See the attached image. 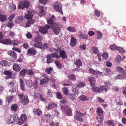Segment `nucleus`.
Returning <instances> with one entry per match:
<instances>
[{"label": "nucleus", "mask_w": 126, "mask_h": 126, "mask_svg": "<svg viewBox=\"0 0 126 126\" xmlns=\"http://www.w3.org/2000/svg\"><path fill=\"white\" fill-rule=\"evenodd\" d=\"M55 63L58 68H61L62 67V65L59 61H55Z\"/></svg>", "instance_id": "49530a36"}, {"label": "nucleus", "mask_w": 126, "mask_h": 126, "mask_svg": "<svg viewBox=\"0 0 126 126\" xmlns=\"http://www.w3.org/2000/svg\"><path fill=\"white\" fill-rule=\"evenodd\" d=\"M23 19V18L21 16H20L18 17L17 20V22L19 23Z\"/></svg>", "instance_id": "774afa93"}, {"label": "nucleus", "mask_w": 126, "mask_h": 126, "mask_svg": "<svg viewBox=\"0 0 126 126\" xmlns=\"http://www.w3.org/2000/svg\"><path fill=\"white\" fill-rule=\"evenodd\" d=\"M56 95L57 98L58 99H61L63 98L60 92H57L56 94Z\"/></svg>", "instance_id": "3c124183"}, {"label": "nucleus", "mask_w": 126, "mask_h": 126, "mask_svg": "<svg viewBox=\"0 0 126 126\" xmlns=\"http://www.w3.org/2000/svg\"><path fill=\"white\" fill-rule=\"evenodd\" d=\"M62 90L63 91V92L64 94L66 95H68L69 94L68 93V91L67 89L66 88H63V89Z\"/></svg>", "instance_id": "37998d69"}, {"label": "nucleus", "mask_w": 126, "mask_h": 126, "mask_svg": "<svg viewBox=\"0 0 126 126\" xmlns=\"http://www.w3.org/2000/svg\"><path fill=\"white\" fill-rule=\"evenodd\" d=\"M38 82L37 80H35L33 83V86L34 89H36L37 88Z\"/></svg>", "instance_id": "338daca9"}, {"label": "nucleus", "mask_w": 126, "mask_h": 126, "mask_svg": "<svg viewBox=\"0 0 126 126\" xmlns=\"http://www.w3.org/2000/svg\"><path fill=\"white\" fill-rule=\"evenodd\" d=\"M51 55V56L52 58H60V56H59L58 54L55 52L53 53H52L51 54H49Z\"/></svg>", "instance_id": "a19ab883"}, {"label": "nucleus", "mask_w": 126, "mask_h": 126, "mask_svg": "<svg viewBox=\"0 0 126 126\" xmlns=\"http://www.w3.org/2000/svg\"><path fill=\"white\" fill-rule=\"evenodd\" d=\"M86 113H81L80 111L76 110L75 113L74 118L77 121L79 122L83 121V119L80 117H83L85 116Z\"/></svg>", "instance_id": "f03ea898"}, {"label": "nucleus", "mask_w": 126, "mask_h": 126, "mask_svg": "<svg viewBox=\"0 0 126 126\" xmlns=\"http://www.w3.org/2000/svg\"><path fill=\"white\" fill-rule=\"evenodd\" d=\"M27 74L29 75H33L34 73L33 71L31 69L27 70Z\"/></svg>", "instance_id": "603ef678"}, {"label": "nucleus", "mask_w": 126, "mask_h": 126, "mask_svg": "<svg viewBox=\"0 0 126 126\" xmlns=\"http://www.w3.org/2000/svg\"><path fill=\"white\" fill-rule=\"evenodd\" d=\"M18 41L17 40H14L12 41H11V44L14 45H17L18 44Z\"/></svg>", "instance_id": "09e8293b"}, {"label": "nucleus", "mask_w": 126, "mask_h": 126, "mask_svg": "<svg viewBox=\"0 0 126 126\" xmlns=\"http://www.w3.org/2000/svg\"><path fill=\"white\" fill-rule=\"evenodd\" d=\"M79 35L80 37L82 38L83 39L87 40L88 39L87 34H85L84 33L83 34L81 32H79Z\"/></svg>", "instance_id": "393cba45"}, {"label": "nucleus", "mask_w": 126, "mask_h": 126, "mask_svg": "<svg viewBox=\"0 0 126 126\" xmlns=\"http://www.w3.org/2000/svg\"><path fill=\"white\" fill-rule=\"evenodd\" d=\"M46 58L47 59L46 63H47L49 64L52 62L53 60L50 55H48L46 56Z\"/></svg>", "instance_id": "aec40b11"}, {"label": "nucleus", "mask_w": 126, "mask_h": 126, "mask_svg": "<svg viewBox=\"0 0 126 126\" xmlns=\"http://www.w3.org/2000/svg\"><path fill=\"white\" fill-rule=\"evenodd\" d=\"M55 17L52 15L50 18L47 21V23L49 24H51V27L55 35L59 34L61 30V24L59 23H56L53 24Z\"/></svg>", "instance_id": "f257e3e1"}, {"label": "nucleus", "mask_w": 126, "mask_h": 126, "mask_svg": "<svg viewBox=\"0 0 126 126\" xmlns=\"http://www.w3.org/2000/svg\"><path fill=\"white\" fill-rule=\"evenodd\" d=\"M8 54L12 57L13 59H16L17 56V54L15 52L12 51H9L8 52Z\"/></svg>", "instance_id": "9b49d317"}, {"label": "nucleus", "mask_w": 126, "mask_h": 126, "mask_svg": "<svg viewBox=\"0 0 126 126\" xmlns=\"http://www.w3.org/2000/svg\"><path fill=\"white\" fill-rule=\"evenodd\" d=\"M45 71L47 74H50L52 73L53 69L52 68L49 67L46 68Z\"/></svg>", "instance_id": "c756f323"}, {"label": "nucleus", "mask_w": 126, "mask_h": 126, "mask_svg": "<svg viewBox=\"0 0 126 126\" xmlns=\"http://www.w3.org/2000/svg\"><path fill=\"white\" fill-rule=\"evenodd\" d=\"M5 45L11 44V40L10 39H7L0 41V43Z\"/></svg>", "instance_id": "a211bd4d"}, {"label": "nucleus", "mask_w": 126, "mask_h": 126, "mask_svg": "<svg viewBox=\"0 0 126 126\" xmlns=\"http://www.w3.org/2000/svg\"><path fill=\"white\" fill-rule=\"evenodd\" d=\"M45 119H43L44 121L48 123L49 121V119L51 117V115L49 114H45Z\"/></svg>", "instance_id": "5701e85b"}, {"label": "nucleus", "mask_w": 126, "mask_h": 126, "mask_svg": "<svg viewBox=\"0 0 126 126\" xmlns=\"http://www.w3.org/2000/svg\"><path fill=\"white\" fill-rule=\"evenodd\" d=\"M86 84L83 83H80L77 85V87H78L81 88L85 86Z\"/></svg>", "instance_id": "0e129e2a"}, {"label": "nucleus", "mask_w": 126, "mask_h": 126, "mask_svg": "<svg viewBox=\"0 0 126 126\" xmlns=\"http://www.w3.org/2000/svg\"><path fill=\"white\" fill-rule=\"evenodd\" d=\"M21 103L24 105H27L29 102V100L27 96H25L23 99L21 100Z\"/></svg>", "instance_id": "dca6fc26"}, {"label": "nucleus", "mask_w": 126, "mask_h": 126, "mask_svg": "<svg viewBox=\"0 0 126 126\" xmlns=\"http://www.w3.org/2000/svg\"><path fill=\"white\" fill-rule=\"evenodd\" d=\"M35 20L33 19L28 20L26 24V26L28 27H30L31 24H32L35 22Z\"/></svg>", "instance_id": "cd10ccee"}, {"label": "nucleus", "mask_w": 126, "mask_h": 126, "mask_svg": "<svg viewBox=\"0 0 126 126\" xmlns=\"http://www.w3.org/2000/svg\"><path fill=\"white\" fill-rule=\"evenodd\" d=\"M89 69L91 73L93 75H101L102 73V72H100L98 70H95L92 68H89Z\"/></svg>", "instance_id": "4468645a"}, {"label": "nucleus", "mask_w": 126, "mask_h": 126, "mask_svg": "<svg viewBox=\"0 0 126 126\" xmlns=\"http://www.w3.org/2000/svg\"><path fill=\"white\" fill-rule=\"evenodd\" d=\"M103 110L100 108H98L96 111L97 115L99 116H102L103 114Z\"/></svg>", "instance_id": "b1692460"}, {"label": "nucleus", "mask_w": 126, "mask_h": 126, "mask_svg": "<svg viewBox=\"0 0 126 126\" xmlns=\"http://www.w3.org/2000/svg\"><path fill=\"white\" fill-rule=\"evenodd\" d=\"M6 18V16L5 15H3L0 14V21L2 22H4Z\"/></svg>", "instance_id": "72a5a7b5"}, {"label": "nucleus", "mask_w": 126, "mask_h": 126, "mask_svg": "<svg viewBox=\"0 0 126 126\" xmlns=\"http://www.w3.org/2000/svg\"><path fill=\"white\" fill-rule=\"evenodd\" d=\"M57 106L56 104L52 103H50L49 104L48 106L47 107V109L51 110Z\"/></svg>", "instance_id": "412c9836"}, {"label": "nucleus", "mask_w": 126, "mask_h": 126, "mask_svg": "<svg viewBox=\"0 0 126 126\" xmlns=\"http://www.w3.org/2000/svg\"><path fill=\"white\" fill-rule=\"evenodd\" d=\"M79 98L82 101H86L89 100V99L87 97V96L84 95H81L80 96H79Z\"/></svg>", "instance_id": "e433bc0d"}, {"label": "nucleus", "mask_w": 126, "mask_h": 126, "mask_svg": "<svg viewBox=\"0 0 126 126\" xmlns=\"http://www.w3.org/2000/svg\"><path fill=\"white\" fill-rule=\"evenodd\" d=\"M120 53H123L125 52L124 49L123 48L120 47H118L117 49Z\"/></svg>", "instance_id": "8fccbe9b"}, {"label": "nucleus", "mask_w": 126, "mask_h": 126, "mask_svg": "<svg viewBox=\"0 0 126 126\" xmlns=\"http://www.w3.org/2000/svg\"><path fill=\"white\" fill-rule=\"evenodd\" d=\"M68 78L69 80L75 81L76 79L75 76L73 74L69 75L68 76Z\"/></svg>", "instance_id": "7c9ffc66"}, {"label": "nucleus", "mask_w": 126, "mask_h": 126, "mask_svg": "<svg viewBox=\"0 0 126 126\" xmlns=\"http://www.w3.org/2000/svg\"><path fill=\"white\" fill-rule=\"evenodd\" d=\"M15 15L13 14L10 15L8 17V19L9 21H11L15 17Z\"/></svg>", "instance_id": "6e6d98bb"}, {"label": "nucleus", "mask_w": 126, "mask_h": 126, "mask_svg": "<svg viewBox=\"0 0 126 126\" xmlns=\"http://www.w3.org/2000/svg\"><path fill=\"white\" fill-rule=\"evenodd\" d=\"M49 80L48 78L45 77L43 79H42L40 81V84L41 85H43L47 82Z\"/></svg>", "instance_id": "4be33fe9"}, {"label": "nucleus", "mask_w": 126, "mask_h": 126, "mask_svg": "<svg viewBox=\"0 0 126 126\" xmlns=\"http://www.w3.org/2000/svg\"><path fill=\"white\" fill-rule=\"evenodd\" d=\"M27 117L26 115L24 114H22L20 116V118L18 120V124L19 125L22 124L26 120Z\"/></svg>", "instance_id": "0eeeda50"}, {"label": "nucleus", "mask_w": 126, "mask_h": 126, "mask_svg": "<svg viewBox=\"0 0 126 126\" xmlns=\"http://www.w3.org/2000/svg\"><path fill=\"white\" fill-rule=\"evenodd\" d=\"M3 73L6 76L5 78V79H7L12 78L11 76L13 75V73L9 71H4Z\"/></svg>", "instance_id": "1a4fd4ad"}, {"label": "nucleus", "mask_w": 126, "mask_h": 126, "mask_svg": "<svg viewBox=\"0 0 126 126\" xmlns=\"http://www.w3.org/2000/svg\"><path fill=\"white\" fill-rule=\"evenodd\" d=\"M97 36L96 38L97 39H101L102 37V34L99 31L97 32Z\"/></svg>", "instance_id": "c03bdc74"}, {"label": "nucleus", "mask_w": 126, "mask_h": 126, "mask_svg": "<svg viewBox=\"0 0 126 126\" xmlns=\"http://www.w3.org/2000/svg\"><path fill=\"white\" fill-rule=\"evenodd\" d=\"M27 70L26 69H22L19 72L20 75L24 77L25 76L26 72H27Z\"/></svg>", "instance_id": "f704fd0d"}, {"label": "nucleus", "mask_w": 126, "mask_h": 126, "mask_svg": "<svg viewBox=\"0 0 126 126\" xmlns=\"http://www.w3.org/2000/svg\"><path fill=\"white\" fill-rule=\"evenodd\" d=\"M13 98V96H8L7 97V101H8V103H10L11 101H12Z\"/></svg>", "instance_id": "e2e57ef3"}, {"label": "nucleus", "mask_w": 126, "mask_h": 126, "mask_svg": "<svg viewBox=\"0 0 126 126\" xmlns=\"http://www.w3.org/2000/svg\"><path fill=\"white\" fill-rule=\"evenodd\" d=\"M33 16V15L32 14H25V17L26 19H28L32 18Z\"/></svg>", "instance_id": "a18cd8bd"}, {"label": "nucleus", "mask_w": 126, "mask_h": 126, "mask_svg": "<svg viewBox=\"0 0 126 126\" xmlns=\"http://www.w3.org/2000/svg\"><path fill=\"white\" fill-rule=\"evenodd\" d=\"M106 123L108 124V125L110 126H114L115 125L114 121L112 120H108L106 121Z\"/></svg>", "instance_id": "4c0bfd02"}, {"label": "nucleus", "mask_w": 126, "mask_h": 126, "mask_svg": "<svg viewBox=\"0 0 126 126\" xmlns=\"http://www.w3.org/2000/svg\"><path fill=\"white\" fill-rule=\"evenodd\" d=\"M60 108L63 113L67 114L68 116L72 115V110L69 106L66 105L61 106Z\"/></svg>", "instance_id": "7ed1b4c3"}, {"label": "nucleus", "mask_w": 126, "mask_h": 126, "mask_svg": "<svg viewBox=\"0 0 126 126\" xmlns=\"http://www.w3.org/2000/svg\"><path fill=\"white\" fill-rule=\"evenodd\" d=\"M27 86L29 87H31L32 85V82L31 80H26Z\"/></svg>", "instance_id": "c85d7f7f"}, {"label": "nucleus", "mask_w": 126, "mask_h": 126, "mask_svg": "<svg viewBox=\"0 0 126 126\" xmlns=\"http://www.w3.org/2000/svg\"><path fill=\"white\" fill-rule=\"evenodd\" d=\"M88 79L90 82L91 86V87H94L95 85L94 83L96 82L95 78L94 77L90 76L88 78Z\"/></svg>", "instance_id": "9d476101"}, {"label": "nucleus", "mask_w": 126, "mask_h": 126, "mask_svg": "<svg viewBox=\"0 0 126 126\" xmlns=\"http://www.w3.org/2000/svg\"><path fill=\"white\" fill-rule=\"evenodd\" d=\"M11 109L14 111H16L17 109L18 105L15 104H13L11 106Z\"/></svg>", "instance_id": "c9c22d12"}, {"label": "nucleus", "mask_w": 126, "mask_h": 126, "mask_svg": "<svg viewBox=\"0 0 126 126\" xmlns=\"http://www.w3.org/2000/svg\"><path fill=\"white\" fill-rule=\"evenodd\" d=\"M102 57L105 60L107 59L108 57V54L106 53H104L102 55Z\"/></svg>", "instance_id": "052dcab7"}, {"label": "nucleus", "mask_w": 126, "mask_h": 126, "mask_svg": "<svg viewBox=\"0 0 126 126\" xmlns=\"http://www.w3.org/2000/svg\"><path fill=\"white\" fill-rule=\"evenodd\" d=\"M49 125L50 126H59V124L58 122H54L53 121L50 123Z\"/></svg>", "instance_id": "79ce46f5"}, {"label": "nucleus", "mask_w": 126, "mask_h": 126, "mask_svg": "<svg viewBox=\"0 0 126 126\" xmlns=\"http://www.w3.org/2000/svg\"><path fill=\"white\" fill-rule=\"evenodd\" d=\"M115 45H112L110 46V48L111 50H116L117 49V47Z\"/></svg>", "instance_id": "4d7b16f0"}, {"label": "nucleus", "mask_w": 126, "mask_h": 126, "mask_svg": "<svg viewBox=\"0 0 126 126\" xmlns=\"http://www.w3.org/2000/svg\"><path fill=\"white\" fill-rule=\"evenodd\" d=\"M67 30L70 32H76L75 28L72 27H69L67 28Z\"/></svg>", "instance_id": "bb28decb"}, {"label": "nucleus", "mask_w": 126, "mask_h": 126, "mask_svg": "<svg viewBox=\"0 0 126 126\" xmlns=\"http://www.w3.org/2000/svg\"><path fill=\"white\" fill-rule=\"evenodd\" d=\"M77 42L76 38L74 37H72L70 40V45L72 47L76 45Z\"/></svg>", "instance_id": "2eb2a0df"}, {"label": "nucleus", "mask_w": 126, "mask_h": 126, "mask_svg": "<svg viewBox=\"0 0 126 126\" xmlns=\"http://www.w3.org/2000/svg\"><path fill=\"white\" fill-rule=\"evenodd\" d=\"M10 8L12 9L13 11L15 10L16 9V6L13 3H11L10 5Z\"/></svg>", "instance_id": "bf43d9fd"}, {"label": "nucleus", "mask_w": 126, "mask_h": 126, "mask_svg": "<svg viewBox=\"0 0 126 126\" xmlns=\"http://www.w3.org/2000/svg\"><path fill=\"white\" fill-rule=\"evenodd\" d=\"M23 3L25 7L27 9L29 7L30 4L29 1H24L23 2Z\"/></svg>", "instance_id": "58836bf2"}, {"label": "nucleus", "mask_w": 126, "mask_h": 126, "mask_svg": "<svg viewBox=\"0 0 126 126\" xmlns=\"http://www.w3.org/2000/svg\"><path fill=\"white\" fill-rule=\"evenodd\" d=\"M50 28V26L46 24L44 27H40L39 30L40 32L45 34L48 32L47 31Z\"/></svg>", "instance_id": "39448f33"}, {"label": "nucleus", "mask_w": 126, "mask_h": 126, "mask_svg": "<svg viewBox=\"0 0 126 126\" xmlns=\"http://www.w3.org/2000/svg\"><path fill=\"white\" fill-rule=\"evenodd\" d=\"M16 120V118L15 116L11 115L8 117L7 119V121L8 124L13 123Z\"/></svg>", "instance_id": "6e6552de"}, {"label": "nucleus", "mask_w": 126, "mask_h": 126, "mask_svg": "<svg viewBox=\"0 0 126 126\" xmlns=\"http://www.w3.org/2000/svg\"><path fill=\"white\" fill-rule=\"evenodd\" d=\"M39 1L40 3L45 5L47 3V2H48L49 0H39Z\"/></svg>", "instance_id": "de8ad7c7"}, {"label": "nucleus", "mask_w": 126, "mask_h": 126, "mask_svg": "<svg viewBox=\"0 0 126 126\" xmlns=\"http://www.w3.org/2000/svg\"><path fill=\"white\" fill-rule=\"evenodd\" d=\"M100 12L98 10H96L94 11V15L99 17L100 16Z\"/></svg>", "instance_id": "69168bd1"}, {"label": "nucleus", "mask_w": 126, "mask_h": 126, "mask_svg": "<svg viewBox=\"0 0 126 126\" xmlns=\"http://www.w3.org/2000/svg\"><path fill=\"white\" fill-rule=\"evenodd\" d=\"M75 64L76 65L77 67H79L82 65V63L80 60L78 59L76 61Z\"/></svg>", "instance_id": "2f4dec72"}, {"label": "nucleus", "mask_w": 126, "mask_h": 126, "mask_svg": "<svg viewBox=\"0 0 126 126\" xmlns=\"http://www.w3.org/2000/svg\"><path fill=\"white\" fill-rule=\"evenodd\" d=\"M92 87V90L96 93H100L103 90H104L105 91H107L109 89L108 88H106L105 86L104 85L101 86L100 88L95 86L94 87Z\"/></svg>", "instance_id": "20e7f679"}, {"label": "nucleus", "mask_w": 126, "mask_h": 126, "mask_svg": "<svg viewBox=\"0 0 126 126\" xmlns=\"http://www.w3.org/2000/svg\"><path fill=\"white\" fill-rule=\"evenodd\" d=\"M53 9L56 10V11L59 12L61 14L63 15V12L62 11V6H57L55 5V6H53Z\"/></svg>", "instance_id": "ddd939ff"}, {"label": "nucleus", "mask_w": 126, "mask_h": 126, "mask_svg": "<svg viewBox=\"0 0 126 126\" xmlns=\"http://www.w3.org/2000/svg\"><path fill=\"white\" fill-rule=\"evenodd\" d=\"M13 69L15 71L18 72L21 70V68L18 64L15 63L13 65Z\"/></svg>", "instance_id": "6ab92c4d"}, {"label": "nucleus", "mask_w": 126, "mask_h": 126, "mask_svg": "<svg viewBox=\"0 0 126 126\" xmlns=\"http://www.w3.org/2000/svg\"><path fill=\"white\" fill-rule=\"evenodd\" d=\"M27 52L29 54L34 55L36 53V51L33 47L28 49Z\"/></svg>", "instance_id": "a878e982"}, {"label": "nucleus", "mask_w": 126, "mask_h": 126, "mask_svg": "<svg viewBox=\"0 0 126 126\" xmlns=\"http://www.w3.org/2000/svg\"><path fill=\"white\" fill-rule=\"evenodd\" d=\"M19 9H23L25 8L23 2L21 1L20 2L18 5Z\"/></svg>", "instance_id": "473e14b6"}, {"label": "nucleus", "mask_w": 126, "mask_h": 126, "mask_svg": "<svg viewBox=\"0 0 126 126\" xmlns=\"http://www.w3.org/2000/svg\"><path fill=\"white\" fill-rule=\"evenodd\" d=\"M9 22V21L8 23L7 24V26L8 27L11 28L13 26H14V24L13 22L11 21Z\"/></svg>", "instance_id": "13d9d810"}, {"label": "nucleus", "mask_w": 126, "mask_h": 126, "mask_svg": "<svg viewBox=\"0 0 126 126\" xmlns=\"http://www.w3.org/2000/svg\"><path fill=\"white\" fill-rule=\"evenodd\" d=\"M39 15L40 16H43L45 15V13L44 10L43 9H42L41 11L39 13Z\"/></svg>", "instance_id": "680f3d73"}, {"label": "nucleus", "mask_w": 126, "mask_h": 126, "mask_svg": "<svg viewBox=\"0 0 126 126\" xmlns=\"http://www.w3.org/2000/svg\"><path fill=\"white\" fill-rule=\"evenodd\" d=\"M60 49L59 48H58L57 49H55V51L57 52L59 51V55L60 58H61L63 59H64V58H67V56L66 54L65 51L64 50H60Z\"/></svg>", "instance_id": "423d86ee"}, {"label": "nucleus", "mask_w": 126, "mask_h": 126, "mask_svg": "<svg viewBox=\"0 0 126 126\" xmlns=\"http://www.w3.org/2000/svg\"><path fill=\"white\" fill-rule=\"evenodd\" d=\"M33 112L36 115L40 116L42 114V111L39 109H34L33 110Z\"/></svg>", "instance_id": "f3484780"}, {"label": "nucleus", "mask_w": 126, "mask_h": 126, "mask_svg": "<svg viewBox=\"0 0 126 126\" xmlns=\"http://www.w3.org/2000/svg\"><path fill=\"white\" fill-rule=\"evenodd\" d=\"M33 46L36 48L40 49H43L44 48L43 44L39 41L35 42Z\"/></svg>", "instance_id": "f8f14e48"}, {"label": "nucleus", "mask_w": 126, "mask_h": 126, "mask_svg": "<svg viewBox=\"0 0 126 126\" xmlns=\"http://www.w3.org/2000/svg\"><path fill=\"white\" fill-rule=\"evenodd\" d=\"M76 95L74 94H70L69 96V98L71 100H74L76 99Z\"/></svg>", "instance_id": "ea45409f"}, {"label": "nucleus", "mask_w": 126, "mask_h": 126, "mask_svg": "<svg viewBox=\"0 0 126 126\" xmlns=\"http://www.w3.org/2000/svg\"><path fill=\"white\" fill-rule=\"evenodd\" d=\"M104 83L105 84L106 86H105L106 88L108 87L109 88L108 86H110L111 85V83L109 81H106L104 82Z\"/></svg>", "instance_id": "5fc2aeb1"}, {"label": "nucleus", "mask_w": 126, "mask_h": 126, "mask_svg": "<svg viewBox=\"0 0 126 126\" xmlns=\"http://www.w3.org/2000/svg\"><path fill=\"white\" fill-rule=\"evenodd\" d=\"M91 49L93 50V52L95 53H97L99 52L98 50L95 47H92Z\"/></svg>", "instance_id": "864d4df0"}]
</instances>
